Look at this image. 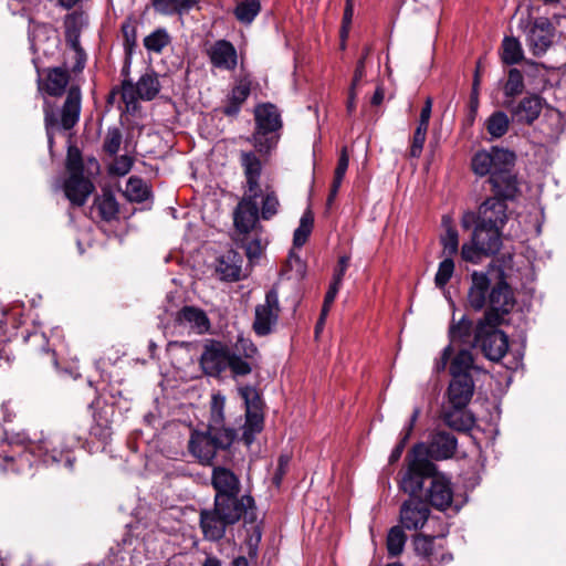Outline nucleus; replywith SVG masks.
Wrapping results in <instances>:
<instances>
[{
    "mask_svg": "<svg viewBox=\"0 0 566 566\" xmlns=\"http://www.w3.org/2000/svg\"><path fill=\"white\" fill-rule=\"evenodd\" d=\"M405 527L401 526H394L389 530L387 535V549L388 554L390 556H398L402 553L407 535L403 531Z\"/></svg>",
    "mask_w": 566,
    "mask_h": 566,
    "instance_id": "43",
    "label": "nucleus"
},
{
    "mask_svg": "<svg viewBox=\"0 0 566 566\" xmlns=\"http://www.w3.org/2000/svg\"><path fill=\"white\" fill-rule=\"evenodd\" d=\"M233 440V430L210 423L207 431L191 432L188 450L201 464L210 465L217 452L228 449Z\"/></svg>",
    "mask_w": 566,
    "mask_h": 566,
    "instance_id": "8",
    "label": "nucleus"
},
{
    "mask_svg": "<svg viewBox=\"0 0 566 566\" xmlns=\"http://www.w3.org/2000/svg\"><path fill=\"white\" fill-rule=\"evenodd\" d=\"M471 240L462 244L461 258L471 263H479L482 258L496 254L502 247L501 231L494 227L473 224Z\"/></svg>",
    "mask_w": 566,
    "mask_h": 566,
    "instance_id": "9",
    "label": "nucleus"
},
{
    "mask_svg": "<svg viewBox=\"0 0 566 566\" xmlns=\"http://www.w3.org/2000/svg\"><path fill=\"white\" fill-rule=\"evenodd\" d=\"M348 265H349V256H347V255L340 256L338 259V264H337V268L335 269L333 280L342 283Z\"/></svg>",
    "mask_w": 566,
    "mask_h": 566,
    "instance_id": "60",
    "label": "nucleus"
},
{
    "mask_svg": "<svg viewBox=\"0 0 566 566\" xmlns=\"http://www.w3.org/2000/svg\"><path fill=\"white\" fill-rule=\"evenodd\" d=\"M220 277L226 281H238L241 279L242 258L241 255L230 250L218 259L216 268Z\"/></svg>",
    "mask_w": 566,
    "mask_h": 566,
    "instance_id": "27",
    "label": "nucleus"
},
{
    "mask_svg": "<svg viewBox=\"0 0 566 566\" xmlns=\"http://www.w3.org/2000/svg\"><path fill=\"white\" fill-rule=\"evenodd\" d=\"M366 74L365 65H364V59H359L354 72L353 81L349 88L357 90L360 81L364 78Z\"/></svg>",
    "mask_w": 566,
    "mask_h": 566,
    "instance_id": "63",
    "label": "nucleus"
},
{
    "mask_svg": "<svg viewBox=\"0 0 566 566\" xmlns=\"http://www.w3.org/2000/svg\"><path fill=\"white\" fill-rule=\"evenodd\" d=\"M507 205L504 199L492 197L482 202L478 212L465 211L461 218V227L469 230L474 223L485 227H496L500 231L507 220Z\"/></svg>",
    "mask_w": 566,
    "mask_h": 566,
    "instance_id": "12",
    "label": "nucleus"
},
{
    "mask_svg": "<svg viewBox=\"0 0 566 566\" xmlns=\"http://www.w3.org/2000/svg\"><path fill=\"white\" fill-rule=\"evenodd\" d=\"M472 332H473L472 322L470 319H468L465 316H462V318L458 323L451 325V327H450L449 335H450L451 343L459 342L461 344L474 345V342H473L474 335L472 336Z\"/></svg>",
    "mask_w": 566,
    "mask_h": 566,
    "instance_id": "38",
    "label": "nucleus"
},
{
    "mask_svg": "<svg viewBox=\"0 0 566 566\" xmlns=\"http://www.w3.org/2000/svg\"><path fill=\"white\" fill-rule=\"evenodd\" d=\"M211 485L216 494L239 495L240 480L224 467H214L211 474Z\"/></svg>",
    "mask_w": 566,
    "mask_h": 566,
    "instance_id": "24",
    "label": "nucleus"
},
{
    "mask_svg": "<svg viewBox=\"0 0 566 566\" xmlns=\"http://www.w3.org/2000/svg\"><path fill=\"white\" fill-rule=\"evenodd\" d=\"M430 515V509L419 497H410L400 507L399 521L406 530L418 531L424 526Z\"/></svg>",
    "mask_w": 566,
    "mask_h": 566,
    "instance_id": "17",
    "label": "nucleus"
},
{
    "mask_svg": "<svg viewBox=\"0 0 566 566\" xmlns=\"http://www.w3.org/2000/svg\"><path fill=\"white\" fill-rule=\"evenodd\" d=\"M120 144L122 135L117 129H115L108 135V157L119 150Z\"/></svg>",
    "mask_w": 566,
    "mask_h": 566,
    "instance_id": "61",
    "label": "nucleus"
},
{
    "mask_svg": "<svg viewBox=\"0 0 566 566\" xmlns=\"http://www.w3.org/2000/svg\"><path fill=\"white\" fill-rule=\"evenodd\" d=\"M170 43L171 36L165 28L154 30L143 40L145 49L155 54H161Z\"/></svg>",
    "mask_w": 566,
    "mask_h": 566,
    "instance_id": "35",
    "label": "nucleus"
},
{
    "mask_svg": "<svg viewBox=\"0 0 566 566\" xmlns=\"http://www.w3.org/2000/svg\"><path fill=\"white\" fill-rule=\"evenodd\" d=\"M474 392L471 376L452 378L447 390L448 403L458 408H467Z\"/></svg>",
    "mask_w": 566,
    "mask_h": 566,
    "instance_id": "23",
    "label": "nucleus"
},
{
    "mask_svg": "<svg viewBox=\"0 0 566 566\" xmlns=\"http://www.w3.org/2000/svg\"><path fill=\"white\" fill-rule=\"evenodd\" d=\"M211 65L223 71H233L238 66V53L234 45L227 40H217L206 48Z\"/></svg>",
    "mask_w": 566,
    "mask_h": 566,
    "instance_id": "18",
    "label": "nucleus"
},
{
    "mask_svg": "<svg viewBox=\"0 0 566 566\" xmlns=\"http://www.w3.org/2000/svg\"><path fill=\"white\" fill-rule=\"evenodd\" d=\"M490 286L491 280L488 273L473 271L468 291V304L474 311H481L489 304V308L480 321L502 324L505 316L515 306V296L503 275L499 277L492 287Z\"/></svg>",
    "mask_w": 566,
    "mask_h": 566,
    "instance_id": "2",
    "label": "nucleus"
},
{
    "mask_svg": "<svg viewBox=\"0 0 566 566\" xmlns=\"http://www.w3.org/2000/svg\"><path fill=\"white\" fill-rule=\"evenodd\" d=\"M454 272V262L452 258H446L439 263L438 271L434 276V283L438 287H444L450 281Z\"/></svg>",
    "mask_w": 566,
    "mask_h": 566,
    "instance_id": "52",
    "label": "nucleus"
},
{
    "mask_svg": "<svg viewBox=\"0 0 566 566\" xmlns=\"http://www.w3.org/2000/svg\"><path fill=\"white\" fill-rule=\"evenodd\" d=\"M226 398L221 395H213L211 400V424L219 427L223 421V408Z\"/></svg>",
    "mask_w": 566,
    "mask_h": 566,
    "instance_id": "55",
    "label": "nucleus"
},
{
    "mask_svg": "<svg viewBox=\"0 0 566 566\" xmlns=\"http://www.w3.org/2000/svg\"><path fill=\"white\" fill-rule=\"evenodd\" d=\"M253 364L249 359L239 356V354L231 352L228 368L233 376H247L252 371Z\"/></svg>",
    "mask_w": 566,
    "mask_h": 566,
    "instance_id": "51",
    "label": "nucleus"
},
{
    "mask_svg": "<svg viewBox=\"0 0 566 566\" xmlns=\"http://www.w3.org/2000/svg\"><path fill=\"white\" fill-rule=\"evenodd\" d=\"M159 91L160 83L158 75L153 70H149L139 77L136 85L132 82L124 81L120 97L127 111H135L138 99L151 101L158 95Z\"/></svg>",
    "mask_w": 566,
    "mask_h": 566,
    "instance_id": "13",
    "label": "nucleus"
},
{
    "mask_svg": "<svg viewBox=\"0 0 566 566\" xmlns=\"http://www.w3.org/2000/svg\"><path fill=\"white\" fill-rule=\"evenodd\" d=\"M123 193L129 201L142 202L148 199L150 190L143 179L130 177L125 184Z\"/></svg>",
    "mask_w": 566,
    "mask_h": 566,
    "instance_id": "39",
    "label": "nucleus"
},
{
    "mask_svg": "<svg viewBox=\"0 0 566 566\" xmlns=\"http://www.w3.org/2000/svg\"><path fill=\"white\" fill-rule=\"evenodd\" d=\"M95 424L91 428V436L98 439L97 450L103 452L106 449V434L103 426L104 417L98 409L101 408V396L98 395L88 406Z\"/></svg>",
    "mask_w": 566,
    "mask_h": 566,
    "instance_id": "34",
    "label": "nucleus"
},
{
    "mask_svg": "<svg viewBox=\"0 0 566 566\" xmlns=\"http://www.w3.org/2000/svg\"><path fill=\"white\" fill-rule=\"evenodd\" d=\"M251 92V81L249 77H241L232 88L228 102L223 107V114L227 116H237L241 105L247 101Z\"/></svg>",
    "mask_w": 566,
    "mask_h": 566,
    "instance_id": "28",
    "label": "nucleus"
},
{
    "mask_svg": "<svg viewBox=\"0 0 566 566\" xmlns=\"http://www.w3.org/2000/svg\"><path fill=\"white\" fill-rule=\"evenodd\" d=\"M254 509L250 495L214 494L213 506L200 511L199 525L206 541L221 539L228 526L238 523L249 510Z\"/></svg>",
    "mask_w": 566,
    "mask_h": 566,
    "instance_id": "3",
    "label": "nucleus"
},
{
    "mask_svg": "<svg viewBox=\"0 0 566 566\" xmlns=\"http://www.w3.org/2000/svg\"><path fill=\"white\" fill-rule=\"evenodd\" d=\"M501 324L478 321L473 342L479 345L484 356L492 361H500L509 350V337L497 327Z\"/></svg>",
    "mask_w": 566,
    "mask_h": 566,
    "instance_id": "11",
    "label": "nucleus"
},
{
    "mask_svg": "<svg viewBox=\"0 0 566 566\" xmlns=\"http://www.w3.org/2000/svg\"><path fill=\"white\" fill-rule=\"evenodd\" d=\"M515 156L513 153L497 147L478 151L471 160L475 175H490V184L496 195L504 199L513 198L517 191V182L512 174Z\"/></svg>",
    "mask_w": 566,
    "mask_h": 566,
    "instance_id": "5",
    "label": "nucleus"
},
{
    "mask_svg": "<svg viewBox=\"0 0 566 566\" xmlns=\"http://www.w3.org/2000/svg\"><path fill=\"white\" fill-rule=\"evenodd\" d=\"M505 106L510 109L513 122L531 125L541 115L543 99L538 95H530L516 105L506 104Z\"/></svg>",
    "mask_w": 566,
    "mask_h": 566,
    "instance_id": "20",
    "label": "nucleus"
},
{
    "mask_svg": "<svg viewBox=\"0 0 566 566\" xmlns=\"http://www.w3.org/2000/svg\"><path fill=\"white\" fill-rule=\"evenodd\" d=\"M240 164L245 177L247 191L234 210L233 221L238 235H249L261 228L259 226L260 213L256 199L262 193L260 181L262 161L254 151L242 150L240 153Z\"/></svg>",
    "mask_w": 566,
    "mask_h": 566,
    "instance_id": "4",
    "label": "nucleus"
},
{
    "mask_svg": "<svg viewBox=\"0 0 566 566\" xmlns=\"http://www.w3.org/2000/svg\"><path fill=\"white\" fill-rule=\"evenodd\" d=\"M91 213L93 217H97L102 221L106 220V199L102 197L97 198L91 208Z\"/></svg>",
    "mask_w": 566,
    "mask_h": 566,
    "instance_id": "59",
    "label": "nucleus"
},
{
    "mask_svg": "<svg viewBox=\"0 0 566 566\" xmlns=\"http://www.w3.org/2000/svg\"><path fill=\"white\" fill-rule=\"evenodd\" d=\"M524 57L521 42L514 36H505L501 45V59L506 65L520 63Z\"/></svg>",
    "mask_w": 566,
    "mask_h": 566,
    "instance_id": "33",
    "label": "nucleus"
},
{
    "mask_svg": "<svg viewBox=\"0 0 566 566\" xmlns=\"http://www.w3.org/2000/svg\"><path fill=\"white\" fill-rule=\"evenodd\" d=\"M272 132L254 130L249 139L254 146L255 150L261 155H269L272 149L276 147L277 137L270 135Z\"/></svg>",
    "mask_w": 566,
    "mask_h": 566,
    "instance_id": "42",
    "label": "nucleus"
},
{
    "mask_svg": "<svg viewBox=\"0 0 566 566\" xmlns=\"http://www.w3.org/2000/svg\"><path fill=\"white\" fill-rule=\"evenodd\" d=\"M231 352L239 354V356L249 359L252 363H254L259 357V350L256 346L251 339L244 337H238Z\"/></svg>",
    "mask_w": 566,
    "mask_h": 566,
    "instance_id": "49",
    "label": "nucleus"
},
{
    "mask_svg": "<svg viewBox=\"0 0 566 566\" xmlns=\"http://www.w3.org/2000/svg\"><path fill=\"white\" fill-rule=\"evenodd\" d=\"M524 91L523 74L517 69H511L507 74V81L504 84V94L514 97Z\"/></svg>",
    "mask_w": 566,
    "mask_h": 566,
    "instance_id": "48",
    "label": "nucleus"
},
{
    "mask_svg": "<svg viewBox=\"0 0 566 566\" xmlns=\"http://www.w3.org/2000/svg\"><path fill=\"white\" fill-rule=\"evenodd\" d=\"M263 428V416L259 411H245V424L243 438L248 444L252 442L253 436Z\"/></svg>",
    "mask_w": 566,
    "mask_h": 566,
    "instance_id": "45",
    "label": "nucleus"
},
{
    "mask_svg": "<svg viewBox=\"0 0 566 566\" xmlns=\"http://www.w3.org/2000/svg\"><path fill=\"white\" fill-rule=\"evenodd\" d=\"M349 158L347 155V149L344 147L340 151L337 167L335 169L334 178H336V187L342 185V181L344 179V176L348 168Z\"/></svg>",
    "mask_w": 566,
    "mask_h": 566,
    "instance_id": "56",
    "label": "nucleus"
},
{
    "mask_svg": "<svg viewBox=\"0 0 566 566\" xmlns=\"http://www.w3.org/2000/svg\"><path fill=\"white\" fill-rule=\"evenodd\" d=\"M86 17L83 12L74 11L65 17V36L70 46L75 51L77 63L76 67L82 70L84 67V52L80 48V33L86 24Z\"/></svg>",
    "mask_w": 566,
    "mask_h": 566,
    "instance_id": "22",
    "label": "nucleus"
},
{
    "mask_svg": "<svg viewBox=\"0 0 566 566\" xmlns=\"http://www.w3.org/2000/svg\"><path fill=\"white\" fill-rule=\"evenodd\" d=\"M473 368V355L469 349H461L451 360L450 374L452 378L461 376H471L470 370Z\"/></svg>",
    "mask_w": 566,
    "mask_h": 566,
    "instance_id": "36",
    "label": "nucleus"
},
{
    "mask_svg": "<svg viewBox=\"0 0 566 566\" xmlns=\"http://www.w3.org/2000/svg\"><path fill=\"white\" fill-rule=\"evenodd\" d=\"M353 15H354V9H350L349 6H345L343 21H342V29H340V38H342L343 43L348 38L352 21H353Z\"/></svg>",
    "mask_w": 566,
    "mask_h": 566,
    "instance_id": "57",
    "label": "nucleus"
},
{
    "mask_svg": "<svg viewBox=\"0 0 566 566\" xmlns=\"http://www.w3.org/2000/svg\"><path fill=\"white\" fill-rule=\"evenodd\" d=\"M261 10L259 0H243L234 9V15L238 21L250 24Z\"/></svg>",
    "mask_w": 566,
    "mask_h": 566,
    "instance_id": "41",
    "label": "nucleus"
},
{
    "mask_svg": "<svg viewBox=\"0 0 566 566\" xmlns=\"http://www.w3.org/2000/svg\"><path fill=\"white\" fill-rule=\"evenodd\" d=\"M180 319L188 323L198 334L206 333L210 327V322L206 313L196 307H184L180 313Z\"/></svg>",
    "mask_w": 566,
    "mask_h": 566,
    "instance_id": "32",
    "label": "nucleus"
},
{
    "mask_svg": "<svg viewBox=\"0 0 566 566\" xmlns=\"http://www.w3.org/2000/svg\"><path fill=\"white\" fill-rule=\"evenodd\" d=\"M69 73L63 67H53L48 71L44 81L39 80V91L50 97L61 96L69 83Z\"/></svg>",
    "mask_w": 566,
    "mask_h": 566,
    "instance_id": "25",
    "label": "nucleus"
},
{
    "mask_svg": "<svg viewBox=\"0 0 566 566\" xmlns=\"http://www.w3.org/2000/svg\"><path fill=\"white\" fill-rule=\"evenodd\" d=\"M239 394L244 400L247 412L261 410V399L255 388L251 386L241 387Z\"/></svg>",
    "mask_w": 566,
    "mask_h": 566,
    "instance_id": "53",
    "label": "nucleus"
},
{
    "mask_svg": "<svg viewBox=\"0 0 566 566\" xmlns=\"http://www.w3.org/2000/svg\"><path fill=\"white\" fill-rule=\"evenodd\" d=\"M43 111L49 148L52 150L54 133L61 129L69 130L78 122L81 111L80 88L71 86L67 90L61 108L55 107L50 98L44 97Z\"/></svg>",
    "mask_w": 566,
    "mask_h": 566,
    "instance_id": "7",
    "label": "nucleus"
},
{
    "mask_svg": "<svg viewBox=\"0 0 566 566\" xmlns=\"http://www.w3.org/2000/svg\"><path fill=\"white\" fill-rule=\"evenodd\" d=\"M436 537L423 534H418L413 537L415 551L418 555L423 558L430 559L434 554V541Z\"/></svg>",
    "mask_w": 566,
    "mask_h": 566,
    "instance_id": "50",
    "label": "nucleus"
},
{
    "mask_svg": "<svg viewBox=\"0 0 566 566\" xmlns=\"http://www.w3.org/2000/svg\"><path fill=\"white\" fill-rule=\"evenodd\" d=\"M135 163V157L129 154L115 156L112 161H108V176H125L127 175Z\"/></svg>",
    "mask_w": 566,
    "mask_h": 566,
    "instance_id": "46",
    "label": "nucleus"
},
{
    "mask_svg": "<svg viewBox=\"0 0 566 566\" xmlns=\"http://www.w3.org/2000/svg\"><path fill=\"white\" fill-rule=\"evenodd\" d=\"M428 127L418 125L410 146V157L419 158L427 137Z\"/></svg>",
    "mask_w": 566,
    "mask_h": 566,
    "instance_id": "54",
    "label": "nucleus"
},
{
    "mask_svg": "<svg viewBox=\"0 0 566 566\" xmlns=\"http://www.w3.org/2000/svg\"><path fill=\"white\" fill-rule=\"evenodd\" d=\"M441 224L444 229V233L440 238L441 244L443 247V253L448 258H451L459 251V234L453 226V219L451 216H442Z\"/></svg>",
    "mask_w": 566,
    "mask_h": 566,
    "instance_id": "31",
    "label": "nucleus"
},
{
    "mask_svg": "<svg viewBox=\"0 0 566 566\" xmlns=\"http://www.w3.org/2000/svg\"><path fill=\"white\" fill-rule=\"evenodd\" d=\"M67 178L63 190L65 197L73 206H83L88 196L94 191L93 179L99 172L98 161L90 157L85 161L76 146L70 145L66 157Z\"/></svg>",
    "mask_w": 566,
    "mask_h": 566,
    "instance_id": "6",
    "label": "nucleus"
},
{
    "mask_svg": "<svg viewBox=\"0 0 566 566\" xmlns=\"http://www.w3.org/2000/svg\"><path fill=\"white\" fill-rule=\"evenodd\" d=\"M255 130L276 132L282 126L281 115L273 104L258 105L254 109Z\"/></svg>",
    "mask_w": 566,
    "mask_h": 566,
    "instance_id": "26",
    "label": "nucleus"
},
{
    "mask_svg": "<svg viewBox=\"0 0 566 566\" xmlns=\"http://www.w3.org/2000/svg\"><path fill=\"white\" fill-rule=\"evenodd\" d=\"M553 27L547 18L541 17L534 20L526 33V44L535 56L546 53L553 43Z\"/></svg>",
    "mask_w": 566,
    "mask_h": 566,
    "instance_id": "16",
    "label": "nucleus"
},
{
    "mask_svg": "<svg viewBox=\"0 0 566 566\" xmlns=\"http://www.w3.org/2000/svg\"><path fill=\"white\" fill-rule=\"evenodd\" d=\"M424 444H416L408 455V468L400 481V489L411 497L421 491L423 478H431L434 474L436 465L423 457Z\"/></svg>",
    "mask_w": 566,
    "mask_h": 566,
    "instance_id": "10",
    "label": "nucleus"
},
{
    "mask_svg": "<svg viewBox=\"0 0 566 566\" xmlns=\"http://www.w3.org/2000/svg\"><path fill=\"white\" fill-rule=\"evenodd\" d=\"M409 438L410 437H408V433H402V437H401L400 441L394 448V450L391 451V453L389 455V462L390 463H395V462H397L400 459V457H401V454L403 452L405 446L408 442Z\"/></svg>",
    "mask_w": 566,
    "mask_h": 566,
    "instance_id": "62",
    "label": "nucleus"
},
{
    "mask_svg": "<svg viewBox=\"0 0 566 566\" xmlns=\"http://www.w3.org/2000/svg\"><path fill=\"white\" fill-rule=\"evenodd\" d=\"M455 450V437L444 431H438L432 436L429 446L424 444L422 454L429 460L430 458L434 460H446L453 457Z\"/></svg>",
    "mask_w": 566,
    "mask_h": 566,
    "instance_id": "21",
    "label": "nucleus"
},
{
    "mask_svg": "<svg viewBox=\"0 0 566 566\" xmlns=\"http://www.w3.org/2000/svg\"><path fill=\"white\" fill-rule=\"evenodd\" d=\"M452 352H453V349H452V345H448V346L443 349V352H442V354H441L440 359H438V360L436 361V364H434V370H436L437 373H440V371H442V370H444V369H446L447 364H448V361H449V359H450V357H451Z\"/></svg>",
    "mask_w": 566,
    "mask_h": 566,
    "instance_id": "64",
    "label": "nucleus"
},
{
    "mask_svg": "<svg viewBox=\"0 0 566 566\" xmlns=\"http://www.w3.org/2000/svg\"><path fill=\"white\" fill-rule=\"evenodd\" d=\"M200 0H151V7L161 15H184L199 4Z\"/></svg>",
    "mask_w": 566,
    "mask_h": 566,
    "instance_id": "30",
    "label": "nucleus"
},
{
    "mask_svg": "<svg viewBox=\"0 0 566 566\" xmlns=\"http://www.w3.org/2000/svg\"><path fill=\"white\" fill-rule=\"evenodd\" d=\"M261 196L263 198L261 210L259 211V213L263 220H270L279 212V198L276 196L275 190L270 185H265L264 187H262Z\"/></svg>",
    "mask_w": 566,
    "mask_h": 566,
    "instance_id": "37",
    "label": "nucleus"
},
{
    "mask_svg": "<svg viewBox=\"0 0 566 566\" xmlns=\"http://www.w3.org/2000/svg\"><path fill=\"white\" fill-rule=\"evenodd\" d=\"M80 440L78 437L66 439L60 431H42L40 437L24 447L3 441L0 444V468L2 471L23 473L33 465L31 458H38L44 463H57L65 458V465L72 469L73 459L69 452Z\"/></svg>",
    "mask_w": 566,
    "mask_h": 566,
    "instance_id": "1",
    "label": "nucleus"
},
{
    "mask_svg": "<svg viewBox=\"0 0 566 566\" xmlns=\"http://www.w3.org/2000/svg\"><path fill=\"white\" fill-rule=\"evenodd\" d=\"M237 240L240 242L250 260L256 259L261 255L263 244L258 235V231L252 232L249 235H239Z\"/></svg>",
    "mask_w": 566,
    "mask_h": 566,
    "instance_id": "47",
    "label": "nucleus"
},
{
    "mask_svg": "<svg viewBox=\"0 0 566 566\" xmlns=\"http://www.w3.org/2000/svg\"><path fill=\"white\" fill-rule=\"evenodd\" d=\"M231 348L219 342L209 340L200 357V365L203 373L210 377H219L228 369Z\"/></svg>",
    "mask_w": 566,
    "mask_h": 566,
    "instance_id": "14",
    "label": "nucleus"
},
{
    "mask_svg": "<svg viewBox=\"0 0 566 566\" xmlns=\"http://www.w3.org/2000/svg\"><path fill=\"white\" fill-rule=\"evenodd\" d=\"M289 463H290V457L287 454L280 455L279 462H277V469L273 476V483L276 486H279L281 484L283 476L286 472V469L289 467Z\"/></svg>",
    "mask_w": 566,
    "mask_h": 566,
    "instance_id": "58",
    "label": "nucleus"
},
{
    "mask_svg": "<svg viewBox=\"0 0 566 566\" xmlns=\"http://www.w3.org/2000/svg\"><path fill=\"white\" fill-rule=\"evenodd\" d=\"M509 116L501 111L493 113L485 123L486 130L492 138H500L504 136L509 129Z\"/></svg>",
    "mask_w": 566,
    "mask_h": 566,
    "instance_id": "40",
    "label": "nucleus"
},
{
    "mask_svg": "<svg viewBox=\"0 0 566 566\" xmlns=\"http://www.w3.org/2000/svg\"><path fill=\"white\" fill-rule=\"evenodd\" d=\"M442 419L448 427L458 431L469 430L474 423V418L465 408H458L449 403L443 408Z\"/></svg>",
    "mask_w": 566,
    "mask_h": 566,
    "instance_id": "29",
    "label": "nucleus"
},
{
    "mask_svg": "<svg viewBox=\"0 0 566 566\" xmlns=\"http://www.w3.org/2000/svg\"><path fill=\"white\" fill-rule=\"evenodd\" d=\"M279 294L275 289H271L263 304L255 307L253 331L259 336L269 335L276 325L280 314Z\"/></svg>",
    "mask_w": 566,
    "mask_h": 566,
    "instance_id": "15",
    "label": "nucleus"
},
{
    "mask_svg": "<svg viewBox=\"0 0 566 566\" xmlns=\"http://www.w3.org/2000/svg\"><path fill=\"white\" fill-rule=\"evenodd\" d=\"M314 224V217L311 210H306L301 217L300 224L294 231L293 242L295 247H302L307 241Z\"/></svg>",
    "mask_w": 566,
    "mask_h": 566,
    "instance_id": "44",
    "label": "nucleus"
},
{
    "mask_svg": "<svg viewBox=\"0 0 566 566\" xmlns=\"http://www.w3.org/2000/svg\"><path fill=\"white\" fill-rule=\"evenodd\" d=\"M431 478L430 486L427 490V499L433 507L446 511L452 505L453 500L451 482L447 476L437 472Z\"/></svg>",
    "mask_w": 566,
    "mask_h": 566,
    "instance_id": "19",
    "label": "nucleus"
}]
</instances>
